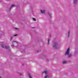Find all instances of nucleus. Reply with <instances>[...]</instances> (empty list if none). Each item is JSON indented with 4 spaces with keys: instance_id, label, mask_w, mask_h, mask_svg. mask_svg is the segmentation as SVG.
<instances>
[{
    "instance_id": "nucleus-1",
    "label": "nucleus",
    "mask_w": 78,
    "mask_h": 78,
    "mask_svg": "<svg viewBox=\"0 0 78 78\" xmlns=\"http://www.w3.org/2000/svg\"><path fill=\"white\" fill-rule=\"evenodd\" d=\"M70 51V48H68L67 49L66 51L65 54V55H67L68 57L69 58H71L72 57V54L71 53H69V52Z\"/></svg>"
},
{
    "instance_id": "nucleus-2",
    "label": "nucleus",
    "mask_w": 78,
    "mask_h": 78,
    "mask_svg": "<svg viewBox=\"0 0 78 78\" xmlns=\"http://www.w3.org/2000/svg\"><path fill=\"white\" fill-rule=\"evenodd\" d=\"M0 44L2 45V48H5L6 49H9L10 48L9 46L5 45V44H3V42H0Z\"/></svg>"
},
{
    "instance_id": "nucleus-3",
    "label": "nucleus",
    "mask_w": 78,
    "mask_h": 78,
    "mask_svg": "<svg viewBox=\"0 0 78 78\" xmlns=\"http://www.w3.org/2000/svg\"><path fill=\"white\" fill-rule=\"evenodd\" d=\"M48 70H44L43 72L42 73H45V76L44 77V78H49V74H48Z\"/></svg>"
},
{
    "instance_id": "nucleus-4",
    "label": "nucleus",
    "mask_w": 78,
    "mask_h": 78,
    "mask_svg": "<svg viewBox=\"0 0 78 78\" xmlns=\"http://www.w3.org/2000/svg\"><path fill=\"white\" fill-rule=\"evenodd\" d=\"M53 47L57 49L58 48V44L57 42H54L53 43Z\"/></svg>"
},
{
    "instance_id": "nucleus-5",
    "label": "nucleus",
    "mask_w": 78,
    "mask_h": 78,
    "mask_svg": "<svg viewBox=\"0 0 78 78\" xmlns=\"http://www.w3.org/2000/svg\"><path fill=\"white\" fill-rule=\"evenodd\" d=\"M5 34V33L3 32L2 31H0V37H1L2 36H3Z\"/></svg>"
},
{
    "instance_id": "nucleus-6",
    "label": "nucleus",
    "mask_w": 78,
    "mask_h": 78,
    "mask_svg": "<svg viewBox=\"0 0 78 78\" xmlns=\"http://www.w3.org/2000/svg\"><path fill=\"white\" fill-rule=\"evenodd\" d=\"M12 44L11 45V46L12 47H15V46L14 45V44H13V42H16L17 44H18V43H17V41H13L12 42Z\"/></svg>"
},
{
    "instance_id": "nucleus-7",
    "label": "nucleus",
    "mask_w": 78,
    "mask_h": 78,
    "mask_svg": "<svg viewBox=\"0 0 78 78\" xmlns=\"http://www.w3.org/2000/svg\"><path fill=\"white\" fill-rule=\"evenodd\" d=\"M62 63L64 64H67V61L66 60H63L62 61Z\"/></svg>"
},
{
    "instance_id": "nucleus-8",
    "label": "nucleus",
    "mask_w": 78,
    "mask_h": 78,
    "mask_svg": "<svg viewBox=\"0 0 78 78\" xmlns=\"http://www.w3.org/2000/svg\"><path fill=\"white\" fill-rule=\"evenodd\" d=\"M45 10L42 11V10H41V12L42 14H45Z\"/></svg>"
},
{
    "instance_id": "nucleus-9",
    "label": "nucleus",
    "mask_w": 78,
    "mask_h": 78,
    "mask_svg": "<svg viewBox=\"0 0 78 78\" xmlns=\"http://www.w3.org/2000/svg\"><path fill=\"white\" fill-rule=\"evenodd\" d=\"M28 75L29 78H32V76L30 73H28Z\"/></svg>"
},
{
    "instance_id": "nucleus-10",
    "label": "nucleus",
    "mask_w": 78,
    "mask_h": 78,
    "mask_svg": "<svg viewBox=\"0 0 78 78\" xmlns=\"http://www.w3.org/2000/svg\"><path fill=\"white\" fill-rule=\"evenodd\" d=\"M48 16H49L50 18H51V13L49 12H48Z\"/></svg>"
},
{
    "instance_id": "nucleus-11",
    "label": "nucleus",
    "mask_w": 78,
    "mask_h": 78,
    "mask_svg": "<svg viewBox=\"0 0 78 78\" xmlns=\"http://www.w3.org/2000/svg\"><path fill=\"white\" fill-rule=\"evenodd\" d=\"M78 2V0H74V3H76Z\"/></svg>"
},
{
    "instance_id": "nucleus-12",
    "label": "nucleus",
    "mask_w": 78,
    "mask_h": 78,
    "mask_svg": "<svg viewBox=\"0 0 78 78\" xmlns=\"http://www.w3.org/2000/svg\"><path fill=\"white\" fill-rule=\"evenodd\" d=\"M12 9V7H10V8L8 10V12H10V11H11V10Z\"/></svg>"
},
{
    "instance_id": "nucleus-13",
    "label": "nucleus",
    "mask_w": 78,
    "mask_h": 78,
    "mask_svg": "<svg viewBox=\"0 0 78 78\" xmlns=\"http://www.w3.org/2000/svg\"><path fill=\"white\" fill-rule=\"evenodd\" d=\"M45 56H46L45 55H44V56H42V58L43 59H45Z\"/></svg>"
},
{
    "instance_id": "nucleus-14",
    "label": "nucleus",
    "mask_w": 78,
    "mask_h": 78,
    "mask_svg": "<svg viewBox=\"0 0 78 78\" xmlns=\"http://www.w3.org/2000/svg\"><path fill=\"white\" fill-rule=\"evenodd\" d=\"M70 36V30L68 31V37H69Z\"/></svg>"
},
{
    "instance_id": "nucleus-15",
    "label": "nucleus",
    "mask_w": 78,
    "mask_h": 78,
    "mask_svg": "<svg viewBox=\"0 0 78 78\" xmlns=\"http://www.w3.org/2000/svg\"><path fill=\"white\" fill-rule=\"evenodd\" d=\"M13 37H10V41H12V38H13Z\"/></svg>"
},
{
    "instance_id": "nucleus-16",
    "label": "nucleus",
    "mask_w": 78,
    "mask_h": 78,
    "mask_svg": "<svg viewBox=\"0 0 78 78\" xmlns=\"http://www.w3.org/2000/svg\"><path fill=\"white\" fill-rule=\"evenodd\" d=\"M18 74L20 75V76H22L23 75V74L20 73H19Z\"/></svg>"
},
{
    "instance_id": "nucleus-17",
    "label": "nucleus",
    "mask_w": 78,
    "mask_h": 78,
    "mask_svg": "<svg viewBox=\"0 0 78 78\" xmlns=\"http://www.w3.org/2000/svg\"><path fill=\"white\" fill-rule=\"evenodd\" d=\"M50 39H49V38L48 39V45H49V42H50Z\"/></svg>"
},
{
    "instance_id": "nucleus-18",
    "label": "nucleus",
    "mask_w": 78,
    "mask_h": 78,
    "mask_svg": "<svg viewBox=\"0 0 78 78\" xmlns=\"http://www.w3.org/2000/svg\"><path fill=\"white\" fill-rule=\"evenodd\" d=\"M15 6V5H12V6L10 7H12H12H14Z\"/></svg>"
},
{
    "instance_id": "nucleus-19",
    "label": "nucleus",
    "mask_w": 78,
    "mask_h": 78,
    "mask_svg": "<svg viewBox=\"0 0 78 78\" xmlns=\"http://www.w3.org/2000/svg\"><path fill=\"white\" fill-rule=\"evenodd\" d=\"M25 50H23L22 52H21V53H25Z\"/></svg>"
},
{
    "instance_id": "nucleus-20",
    "label": "nucleus",
    "mask_w": 78,
    "mask_h": 78,
    "mask_svg": "<svg viewBox=\"0 0 78 78\" xmlns=\"http://www.w3.org/2000/svg\"><path fill=\"white\" fill-rule=\"evenodd\" d=\"M33 20L34 21H36V19H35L34 18H33Z\"/></svg>"
},
{
    "instance_id": "nucleus-21",
    "label": "nucleus",
    "mask_w": 78,
    "mask_h": 78,
    "mask_svg": "<svg viewBox=\"0 0 78 78\" xmlns=\"http://www.w3.org/2000/svg\"><path fill=\"white\" fill-rule=\"evenodd\" d=\"M15 30H19V29L18 28H15Z\"/></svg>"
},
{
    "instance_id": "nucleus-22",
    "label": "nucleus",
    "mask_w": 78,
    "mask_h": 78,
    "mask_svg": "<svg viewBox=\"0 0 78 78\" xmlns=\"http://www.w3.org/2000/svg\"><path fill=\"white\" fill-rule=\"evenodd\" d=\"M46 61H47V62H48V61H49V59H47Z\"/></svg>"
},
{
    "instance_id": "nucleus-23",
    "label": "nucleus",
    "mask_w": 78,
    "mask_h": 78,
    "mask_svg": "<svg viewBox=\"0 0 78 78\" xmlns=\"http://www.w3.org/2000/svg\"><path fill=\"white\" fill-rule=\"evenodd\" d=\"M17 36V34H15L13 35L14 37Z\"/></svg>"
},
{
    "instance_id": "nucleus-24",
    "label": "nucleus",
    "mask_w": 78,
    "mask_h": 78,
    "mask_svg": "<svg viewBox=\"0 0 78 78\" xmlns=\"http://www.w3.org/2000/svg\"><path fill=\"white\" fill-rule=\"evenodd\" d=\"M49 37H51V34L49 35Z\"/></svg>"
},
{
    "instance_id": "nucleus-25",
    "label": "nucleus",
    "mask_w": 78,
    "mask_h": 78,
    "mask_svg": "<svg viewBox=\"0 0 78 78\" xmlns=\"http://www.w3.org/2000/svg\"><path fill=\"white\" fill-rule=\"evenodd\" d=\"M22 65H23V66H24V64H22Z\"/></svg>"
},
{
    "instance_id": "nucleus-26",
    "label": "nucleus",
    "mask_w": 78,
    "mask_h": 78,
    "mask_svg": "<svg viewBox=\"0 0 78 78\" xmlns=\"http://www.w3.org/2000/svg\"><path fill=\"white\" fill-rule=\"evenodd\" d=\"M51 78H52V76H51Z\"/></svg>"
},
{
    "instance_id": "nucleus-27",
    "label": "nucleus",
    "mask_w": 78,
    "mask_h": 78,
    "mask_svg": "<svg viewBox=\"0 0 78 78\" xmlns=\"http://www.w3.org/2000/svg\"><path fill=\"white\" fill-rule=\"evenodd\" d=\"M37 52H39V51H37Z\"/></svg>"
},
{
    "instance_id": "nucleus-28",
    "label": "nucleus",
    "mask_w": 78,
    "mask_h": 78,
    "mask_svg": "<svg viewBox=\"0 0 78 78\" xmlns=\"http://www.w3.org/2000/svg\"><path fill=\"white\" fill-rule=\"evenodd\" d=\"M32 28H34V27H33Z\"/></svg>"
},
{
    "instance_id": "nucleus-29",
    "label": "nucleus",
    "mask_w": 78,
    "mask_h": 78,
    "mask_svg": "<svg viewBox=\"0 0 78 78\" xmlns=\"http://www.w3.org/2000/svg\"><path fill=\"white\" fill-rule=\"evenodd\" d=\"M0 78H2V77H1L0 76Z\"/></svg>"
}]
</instances>
